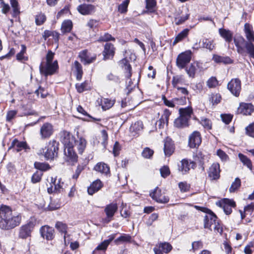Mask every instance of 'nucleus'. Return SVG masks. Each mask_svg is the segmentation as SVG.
Instances as JSON below:
<instances>
[{
    "instance_id": "49",
    "label": "nucleus",
    "mask_w": 254,
    "mask_h": 254,
    "mask_svg": "<svg viewBox=\"0 0 254 254\" xmlns=\"http://www.w3.org/2000/svg\"><path fill=\"white\" fill-rule=\"evenodd\" d=\"M75 86L79 93H82L89 88V84L87 81H85L82 83H77Z\"/></svg>"
},
{
    "instance_id": "40",
    "label": "nucleus",
    "mask_w": 254,
    "mask_h": 254,
    "mask_svg": "<svg viewBox=\"0 0 254 254\" xmlns=\"http://www.w3.org/2000/svg\"><path fill=\"white\" fill-rule=\"evenodd\" d=\"M131 237L128 234H123L115 240V243L119 245L121 243L130 242Z\"/></svg>"
},
{
    "instance_id": "36",
    "label": "nucleus",
    "mask_w": 254,
    "mask_h": 254,
    "mask_svg": "<svg viewBox=\"0 0 254 254\" xmlns=\"http://www.w3.org/2000/svg\"><path fill=\"white\" fill-rule=\"evenodd\" d=\"M171 115L170 111L168 109H165L164 113L162 115L161 118L160 119L159 122L160 123L159 126L161 127L165 124L168 125L169 117Z\"/></svg>"
},
{
    "instance_id": "10",
    "label": "nucleus",
    "mask_w": 254,
    "mask_h": 254,
    "mask_svg": "<svg viewBox=\"0 0 254 254\" xmlns=\"http://www.w3.org/2000/svg\"><path fill=\"white\" fill-rule=\"evenodd\" d=\"M217 204L223 208L224 212L227 215H229L232 212V207L236 206L235 202L231 199L224 198Z\"/></svg>"
},
{
    "instance_id": "58",
    "label": "nucleus",
    "mask_w": 254,
    "mask_h": 254,
    "mask_svg": "<svg viewBox=\"0 0 254 254\" xmlns=\"http://www.w3.org/2000/svg\"><path fill=\"white\" fill-rule=\"evenodd\" d=\"M56 228L62 233L65 234L66 233L67 226L61 222H58L56 224Z\"/></svg>"
},
{
    "instance_id": "31",
    "label": "nucleus",
    "mask_w": 254,
    "mask_h": 254,
    "mask_svg": "<svg viewBox=\"0 0 254 254\" xmlns=\"http://www.w3.org/2000/svg\"><path fill=\"white\" fill-rule=\"evenodd\" d=\"M212 60L216 63L229 64L232 63V60L229 57H222L217 55H213Z\"/></svg>"
},
{
    "instance_id": "3",
    "label": "nucleus",
    "mask_w": 254,
    "mask_h": 254,
    "mask_svg": "<svg viewBox=\"0 0 254 254\" xmlns=\"http://www.w3.org/2000/svg\"><path fill=\"white\" fill-rule=\"evenodd\" d=\"M54 55L51 51H48L46 57V62H43L40 65V73L46 76L54 74L58 68L57 61L53 62Z\"/></svg>"
},
{
    "instance_id": "53",
    "label": "nucleus",
    "mask_w": 254,
    "mask_h": 254,
    "mask_svg": "<svg viewBox=\"0 0 254 254\" xmlns=\"http://www.w3.org/2000/svg\"><path fill=\"white\" fill-rule=\"evenodd\" d=\"M46 20V15L42 13H40L35 17V23L37 25L43 24Z\"/></svg>"
},
{
    "instance_id": "41",
    "label": "nucleus",
    "mask_w": 254,
    "mask_h": 254,
    "mask_svg": "<svg viewBox=\"0 0 254 254\" xmlns=\"http://www.w3.org/2000/svg\"><path fill=\"white\" fill-rule=\"evenodd\" d=\"M74 66L76 72V79L78 80H80L83 74L82 66L78 62L75 61L74 63Z\"/></svg>"
},
{
    "instance_id": "7",
    "label": "nucleus",
    "mask_w": 254,
    "mask_h": 254,
    "mask_svg": "<svg viewBox=\"0 0 254 254\" xmlns=\"http://www.w3.org/2000/svg\"><path fill=\"white\" fill-rule=\"evenodd\" d=\"M191 52L187 51L180 54L177 59V65L181 68H184L191 60Z\"/></svg>"
},
{
    "instance_id": "55",
    "label": "nucleus",
    "mask_w": 254,
    "mask_h": 254,
    "mask_svg": "<svg viewBox=\"0 0 254 254\" xmlns=\"http://www.w3.org/2000/svg\"><path fill=\"white\" fill-rule=\"evenodd\" d=\"M129 2V0H124L121 4L118 6V10L121 13H125L127 12V6Z\"/></svg>"
},
{
    "instance_id": "12",
    "label": "nucleus",
    "mask_w": 254,
    "mask_h": 254,
    "mask_svg": "<svg viewBox=\"0 0 254 254\" xmlns=\"http://www.w3.org/2000/svg\"><path fill=\"white\" fill-rule=\"evenodd\" d=\"M54 128L52 124L46 123L40 128V135L42 139L49 138L53 133Z\"/></svg>"
},
{
    "instance_id": "33",
    "label": "nucleus",
    "mask_w": 254,
    "mask_h": 254,
    "mask_svg": "<svg viewBox=\"0 0 254 254\" xmlns=\"http://www.w3.org/2000/svg\"><path fill=\"white\" fill-rule=\"evenodd\" d=\"M115 100L108 98H103L101 100V106L103 110L110 109L115 104Z\"/></svg>"
},
{
    "instance_id": "24",
    "label": "nucleus",
    "mask_w": 254,
    "mask_h": 254,
    "mask_svg": "<svg viewBox=\"0 0 254 254\" xmlns=\"http://www.w3.org/2000/svg\"><path fill=\"white\" fill-rule=\"evenodd\" d=\"M13 148L17 152L20 151L22 149H26L29 148L27 145L26 142L19 141L17 139H14L12 143L11 146L9 147V149Z\"/></svg>"
},
{
    "instance_id": "42",
    "label": "nucleus",
    "mask_w": 254,
    "mask_h": 254,
    "mask_svg": "<svg viewBox=\"0 0 254 254\" xmlns=\"http://www.w3.org/2000/svg\"><path fill=\"white\" fill-rule=\"evenodd\" d=\"M115 235H112L110 236V238L108 240H106L104 241L102 243H101L100 245H99L97 248V250H105L107 248L108 246L111 242V241L114 239Z\"/></svg>"
},
{
    "instance_id": "29",
    "label": "nucleus",
    "mask_w": 254,
    "mask_h": 254,
    "mask_svg": "<svg viewBox=\"0 0 254 254\" xmlns=\"http://www.w3.org/2000/svg\"><path fill=\"white\" fill-rule=\"evenodd\" d=\"M219 33L220 36L223 38L227 42L230 43L233 38V33L231 31L224 28H220Z\"/></svg>"
},
{
    "instance_id": "43",
    "label": "nucleus",
    "mask_w": 254,
    "mask_h": 254,
    "mask_svg": "<svg viewBox=\"0 0 254 254\" xmlns=\"http://www.w3.org/2000/svg\"><path fill=\"white\" fill-rule=\"evenodd\" d=\"M143 128V124L141 121H137L132 124L130 127V131L134 132L135 134L138 133L139 131Z\"/></svg>"
},
{
    "instance_id": "61",
    "label": "nucleus",
    "mask_w": 254,
    "mask_h": 254,
    "mask_svg": "<svg viewBox=\"0 0 254 254\" xmlns=\"http://www.w3.org/2000/svg\"><path fill=\"white\" fill-rule=\"evenodd\" d=\"M43 173L41 171H36L32 176L31 181L33 183H36L40 181Z\"/></svg>"
},
{
    "instance_id": "34",
    "label": "nucleus",
    "mask_w": 254,
    "mask_h": 254,
    "mask_svg": "<svg viewBox=\"0 0 254 254\" xmlns=\"http://www.w3.org/2000/svg\"><path fill=\"white\" fill-rule=\"evenodd\" d=\"M179 113L180 116L189 120L192 113V110L190 107L181 108L179 109Z\"/></svg>"
},
{
    "instance_id": "62",
    "label": "nucleus",
    "mask_w": 254,
    "mask_h": 254,
    "mask_svg": "<svg viewBox=\"0 0 254 254\" xmlns=\"http://www.w3.org/2000/svg\"><path fill=\"white\" fill-rule=\"evenodd\" d=\"M246 134L254 138V123L250 124L246 127Z\"/></svg>"
},
{
    "instance_id": "38",
    "label": "nucleus",
    "mask_w": 254,
    "mask_h": 254,
    "mask_svg": "<svg viewBox=\"0 0 254 254\" xmlns=\"http://www.w3.org/2000/svg\"><path fill=\"white\" fill-rule=\"evenodd\" d=\"M238 157L240 161L243 163V164L244 165L246 166L250 170H252V163L251 160L249 158H248L246 156L243 155L242 153H239L238 154Z\"/></svg>"
},
{
    "instance_id": "56",
    "label": "nucleus",
    "mask_w": 254,
    "mask_h": 254,
    "mask_svg": "<svg viewBox=\"0 0 254 254\" xmlns=\"http://www.w3.org/2000/svg\"><path fill=\"white\" fill-rule=\"evenodd\" d=\"M153 153L154 151L153 150L148 147H146L143 149L142 152V155L145 158L150 159L152 156Z\"/></svg>"
},
{
    "instance_id": "26",
    "label": "nucleus",
    "mask_w": 254,
    "mask_h": 254,
    "mask_svg": "<svg viewBox=\"0 0 254 254\" xmlns=\"http://www.w3.org/2000/svg\"><path fill=\"white\" fill-rule=\"evenodd\" d=\"M244 31L248 41L254 42V32L252 26L249 23H246L244 26Z\"/></svg>"
},
{
    "instance_id": "51",
    "label": "nucleus",
    "mask_w": 254,
    "mask_h": 254,
    "mask_svg": "<svg viewBox=\"0 0 254 254\" xmlns=\"http://www.w3.org/2000/svg\"><path fill=\"white\" fill-rule=\"evenodd\" d=\"M34 167L41 171H45L50 169V166L48 164L39 162H35Z\"/></svg>"
},
{
    "instance_id": "19",
    "label": "nucleus",
    "mask_w": 254,
    "mask_h": 254,
    "mask_svg": "<svg viewBox=\"0 0 254 254\" xmlns=\"http://www.w3.org/2000/svg\"><path fill=\"white\" fill-rule=\"evenodd\" d=\"M40 233L42 237L47 240H52L54 238V229L49 226L42 227Z\"/></svg>"
},
{
    "instance_id": "64",
    "label": "nucleus",
    "mask_w": 254,
    "mask_h": 254,
    "mask_svg": "<svg viewBox=\"0 0 254 254\" xmlns=\"http://www.w3.org/2000/svg\"><path fill=\"white\" fill-rule=\"evenodd\" d=\"M218 84V81L214 77H211L207 81V85L209 88L215 87Z\"/></svg>"
},
{
    "instance_id": "35",
    "label": "nucleus",
    "mask_w": 254,
    "mask_h": 254,
    "mask_svg": "<svg viewBox=\"0 0 254 254\" xmlns=\"http://www.w3.org/2000/svg\"><path fill=\"white\" fill-rule=\"evenodd\" d=\"M122 62L124 64V65H125V69L127 71L126 76V77L129 80V81H128V86H131V84L133 83L131 79H130V77H131V66H130V64H127V60L126 59L123 60Z\"/></svg>"
},
{
    "instance_id": "46",
    "label": "nucleus",
    "mask_w": 254,
    "mask_h": 254,
    "mask_svg": "<svg viewBox=\"0 0 254 254\" xmlns=\"http://www.w3.org/2000/svg\"><path fill=\"white\" fill-rule=\"evenodd\" d=\"M221 96L219 93H212L210 95L209 101L212 105H216L220 102Z\"/></svg>"
},
{
    "instance_id": "17",
    "label": "nucleus",
    "mask_w": 254,
    "mask_h": 254,
    "mask_svg": "<svg viewBox=\"0 0 254 254\" xmlns=\"http://www.w3.org/2000/svg\"><path fill=\"white\" fill-rule=\"evenodd\" d=\"M234 42L236 47H237V52L240 54L245 56L246 55V52L245 49L246 41L245 39L240 36L237 38H235Z\"/></svg>"
},
{
    "instance_id": "37",
    "label": "nucleus",
    "mask_w": 254,
    "mask_h": 254,
    "mask_svg": "<svg viewBox=\"0 0 254 254\" xmlns=\"http://www.w3.org/2000/svg\"><path fill=\"white\" fill-rule=\"evenodd\" d=\"M51 183L54 184L55 186L54 191H56L57 192H60L64 190V183L63 182H61V179H59L58 180V182L56 183V179L52 178Z\"/></svg>"
},
{
    "instance_id": "9",
    "label": "nucleus",
    "mask_w": 254,
    "mask_h": 254,
    "mask_svg": "<svg viewBox=\"0 0 254 254\" xmlns=\"http://www.w3.org/2000/svg\"><path fill=\"white\" fill-rule=\"evenodd\" d=\"M150 196L153 199L161 203H167L169 200L168 196L161 194V190L159 189L158 187H156L152 192L150 193Z\"/></svg>"
},
{
    "instance_id": "45",
    "label": "nucleus",
    "mask_w": 254,
    "mask_h": 254,
    "mask_svg": "<svg viewBox=\"0 0 254 254\" xmlns=\"http://www.w3.org/2000/svg\"><path fill=\"white\" fill-rule=\"evenodd\" d=\"M253 41H247L245 43V49L247 50V52L251 57L254 58V45L253 44Z\"/></svg>"
},
{
    "instance_id": "11",
    "label": "nucleus",
    "mask_w": 254,
    "mask_h": 254,
    "mask_svg": "<svg viewBox=\"0 0 254 254\" xmlns=\"http://www.w3.org/2000/svg\"><path fill=\"white\" fill-rule=\"evenodd\" d=\"M201 142V137L198 131L193 132L190 136L189 145L190 148L197 147Z\"/></svg>"
},
{
    "instance_id": "21",
    "label": "nucleus",
    "mask_w": 254,
    "mask_h": 254,
    "mask_svg": "<svg viewBox=\"0 0 254 254\" xmlns=\"http://www.w3.org/2000/svg\"><path fill=\"white\" fill-rule=\"evenodd\" d=\"M195 165V163L194 162L187 159H183L181 161V165L179 166V170L184 174L188 172L190 168H193Z\"/></svg>"
},
{
    "instance_id": "20",
    "label": "nucleus",
    "mask_w": 254,
    "mask_h": 254,
    "mask_svg": "<svg viewBox=\"0 0 254 254\" xmlns=\"http://www.w3.org/2000/svg\"><path fill=\"white\" fill-rule=\"evenodd\" d=\"M175 150V147L171 139L167 138L164 141V152L167 156H170Z\"/></svg>"
},
{
    "instance_id": "30",
    "label": "nucleus",
    "mask_w": 254,
    "mask_h": 254,
    "mask_svg": "<svg viewBox=\"0 0 254 254\" xmlns=\"http://www.w3.org/2000/svg\"><path fill=\"white\" fill-rule=\"evenodd\" d=\"M189 120L180 116L174 121V126L178 128H183L189 126Z\"/></svg>"
},
{
    "instance_id": "39",
    "label": "nucleus",
    "mask_w": 254,
    "mask_h": 254,
    "mask_svg": "<svg viewBox=\"0 0 254 254\" xmlns=\"http://www.w3.org/2000/svg\"><path fill=\"white\" fill-rule=\"evenodd\" d=\"M156 247H157L161 251H162L165 253H168L172 249L171 245L167 242L160 243L158 245H156Z\"/></svg>"
},
{
    "instance_id": "13",
    "label": "nucleus",
    "mask_w": 254,
    "mask_h": 254,
    "mask_svg": "<svg viewBox=\"0 0 254 254\" xmlns=\"http://www.w3.org/2000/svg\"><path fill=\"white\" fill-rule=\"evenodd\" d=\"M79 57L80 58L81 62L84 64H90L94 62L96 59L95 55L91 54L87 50L81 51L79 54Z\"/></svg>"
},
{
    "instance_id": "60",
    "label": "nucleus",
    "mask_w": 254,
    "mask_h": 254,
    "mask_svg": "<svg viewBox=\"0 0 254 254\" xmlns=\"http://www.w3.org/2000/svg\"><path fill=\"white\" fill-rule=\"evenodd\" d=\"M217 155L220 158L222 161H227L229 159L228 155L223 150L219 149L216 151Z\"/></svg>"
},
{
    "instance_id": "25",
    "label": "nucleus",
    "mask_w": 254,
    "mask_h": 254,
    "mask_svg": "<svg viewBox=\"0 0 254 254\" xmlns=\"http://www.w3.org/2000/svg\"><path fill=\"white\" fill-rule=\"evenodd\" d=\"M118 210V205L116 203H110L107 205L105 208V212L109 219L112 218Z\"/></svg>"
},
{
    "instance_id": "8",
    "label": "nucleus",
    "mask_w": 254,
    "mask_h": 254,
    "mask_svg": "<svg viewBox=\"0 0 254 254\" xmlns=\"http://www.w3.org/2000/svg\"><path fill=\"white\" fill-rule=\"evenodd\" d=\"M220 165L218 163H213L208 170V177L211 181H216L220 177Z\"/></svg>"
},
{
    "instance_id": "15",
    "label": "nucleus",
    "mask_w": 254,
    "mask_h": 254,
    "mask_svg": "<svg viewBox=\"0 0 254 254\" xmlns=\"http://www.w3.org/2000/svg\"><path fill=\"white\" fill-rule=\"evenodd\" d=\"M115 48L111 43H107L104 46V49L102 52L104 60L111 59L115 55Z\"/></svg>"
},
{
    "instance_id": "14",
    "label": "nucleus",
    "mask_w": 254,
    "mask_h": 254,
    "mask_svg": "<svg viewBox=\"0 0 254 254\" xmlns=\"http://www.w3.org/2000/svg\"><path fill=\"white\" fill-rule=\"evenodd\" d=\"M77 11L82 15H90L95 11V6L92 4H81L77 7Z\"/></svg>"
},
{
    "instance_id": "48",
    "label": "nucleus",
    "mask_w": 254,
    "mask_h": 254,
    "mask_svg": "<svg viewBox=\"0 0 254 254\" xmlns=\"http://www.w3.org/2000/svg\"><path fill=\"white\" fill-rule=\"evenodd\" d=\"M189 30L188 29H185L181 32L176 37L175 39L173 42V45H175L178 42L181 41L184 38H185L188 34Z\"/></svg>"
},
{
    "instance_id": "28",
    "label": "nucleus",
    "mask_w": 254,
    "mask_h": 254,
    "mask_svg": "<svg viewBox=\"0 0 254 254\" xmlns=\"http://www.w3.org/2000/svg\"><path fill=\"white\" fill-rule=\"evenodd\" d=\"M94 170L106 175L110 173L109 167L107 164L103 162L98 163L94 167Z\"/></svg>"
},
{
    "instance_id": "5",
    "label": "nucleus",
    "mask_w": 254,
    "mask_h": 254,
    "mask_svg": "<svg viewBox=\"0 0 254 254\" xmlns=\"http://www.w3.org/2000/svg\"><path fill=\"white\" fill-rule=\"evenodd\" d=\"M195 207L197 209L205 213L203 219L204 228L212 230L211 227L214 223H216V221L217 219L216 215L211 210L207 208L198 206H195Z\"/></svg>"
},
{
    "instance_id": "50",
    "label": "nucleus",
    "mask_w": 254,
    "mask_h": 254,
    "mask_svg": "<svg viewBox=\"0 0 254 254\" xmlns=\"http://www.w3.org/2000/svg\"><path fill=\"white\" fill-rule=\"evenodd\" d=\"M184 81V77L183 75H179L174 76L172 79V85L174 88L179 87L178 84H181Z\"/></svg>"
},
{
    "instance_id": "4",
    "label": "nucleus",
    "mask_w": 254,
    "mask_h": 254,
    "mask_svg": "<svg viewBox=\"0 0 254 254\" xmlns=\"http://www.w3.org/2000/svg\"><path fill=\"white\" fill-rule=\"evenodd\" d=\"M58 146L59 143L56 140H51L45 148H41L37 153L43 155L46 160H53L58 156Z\"/></svg>"
},
{
    "instance_id": "57",
    "label": "nucleus",
    "mask_w": 254,
    "mask_h": 254,
    "mask_svg": "<svg viewBox=\"0 0 254 254\" xmlns=\"http://www.w3.org/2000/svg\"><path fill=\"white\" fill-rule=\"evenodd\" d=\"M200 124L203 127L207 129H210L212 127V123L210 120L205 118H202Z\"/></svg>"
},
{
    "instance_id": "6",
    "label": "nucleus",
    "mask_w": 254,
    "mask_h": 254,
    "mask_svg": "<svg viewBox=\"0 0 254 254\" xmlns=\"http://www.w3.org/2000/svg\"><path fill=\"white\" fill-rule=\"evenodd\" d=\"M227 88L235 96L238 97L241 91V81L239 78H233L227 84Z\"/></svg>"
},
{
    "instance_id": "44",
    "label": "nucleus",
    "mask_w": 254,
    "mask_h": 254,
    "mask_svg": "<svg viewBox=\"0 0 254 254\" xmlns=\"http://www.w3.org/2000/svg\"><path fill=\"white\" fill-rule=\"evenodd\" d=\"M10 4L12 7V16L16 17L20 13L18 2L16 0H10Z\"/></svg>"
},
{
    "instance_id": "47",
    "label": "nucleus",
    "mask_w": 254,
    "mask_h": 254,
    "mask_svg": "<svg viewBox=\"0 0 254 254\" xmlns=\"http://www.w3.org/2000/svg\"><path fill=\"white\" fill-rule=\"evenodd\" d=\"M162 98L164 104L169 107H174L175 106V103H178V101H179L178 98H174L172 100H168L164 95L162 96Z\"/></svg>"
},
{
    "instance_id": "23",
    "label": "nucleus",
    "mask_w": 254,
    "mask_h": 254,
    "mask_svg": "<svg viewBox=\"0 0 254 254\" xmlns=\"http://www.w3.org/2000/svg\"><path fill=\"white\" fill-rule=\"evenodd\" d=\"M103 184L100 180L94 181L87 189L89 194L92 195L99 190L103 187Z\"/></svg>"
},
{
    "instance_id": "52",
    "label": "nucleus",
    "mask_w": 254,
    "mask_h": 254,
    "mask_svg": "<svg viewBox=\"0 0 254 254\" xmlns=\"http://www.w3.org/2000/svg\"><path fill=\"white\" fill-rule=\"evenodd\" d=\"M195 64H191L190 66L186 68V71L190 77L193 78L195 76L196 66Z\"/></svg>"
},
{
    "instance_id": "2",
    "label": "nucleus",
    "mask_w": 254,
    "mask_h": 254,
    "mask_svg": "<svg viewBox=\"0 0 254 254\" xmlns=\"http://www.w3.org/2000/svg\"><path fill=\"white\" fill-rule=\"evenodd\" d=\"M61 141L64 146V154L66 161L72 165L77 161L78 156L73 150L74 137L69 132L63 131L61 134Z\"/></svg>"
},
{
    "instance_id": "54",
    "label": "nucleus",
    "mask_w": 254,
    "mask_h": 254,
    "mask_svg": "<svg viewBox=\"0 0 254 254\" xmlns=\"http://www.w3.org/2000/svg\"><path fill=\"white\" fill-rule=\"evenodd\" d=\"M241 186V180L239 178H237L235 179V181L233 182L230 188L229 191L231 192H234L237 190Z\"/></svg>"
},
{
    "instance_id": "63",
    "label": "nucleus",
    "mask_w": 254,
    "mask_h": 254,
    "mask_svg": "<svg viewBox=\"0 0 254 254\" xmlns=\"http://www.w3.org/2000/svg\"><path fill=\"white\" fill-rule=\"evenodd\" d=\"M106 78L108 80L112 81L116 83H119L120 82V79L119 76L113 74L112 73L108 74L107 75Z\"/></svg>"
},
{
    "instance_id": "59",
    "label": "nucleus",
    "mask_w": 254,
    "mask_h": 254,
    "mask_svg": "<svg viewBox=\"0 0 254 254\" xmlns=\"http://www.w3.org/2000/svg\"><path fill=\"white\" fill-rule=\"evenodd\" d=\"M110 40H115V38H113L111 35L108 33H105L103 35L100 36L98 39V42H107Z\"/></svg>"
},
{
    "instance_id": "16",
    "label": "nucleus",
    "mask_w": 254,
    "mask_h": 254,
    "mask_svg": "<svg viewBox=\"0 0 254 254\" xmlns=\"http://www.w3.org/2000/svg\"><path fill=\"white\" fill-rule=\"evenodd\" d=\"M254 111V106L250 103H241L237 109V113L250 115Z\"/></svg>"
},
{
    "instance_id": "32",
    "label": "nucleus",
    "mask_w": 254,
    "mask_h": 254,
    "mask_svg": "<svg viewBox=\"0 0 254 254\" xmlns=\"http://www.w3.org/2000/svg\"><path fill=\"white\" fill-rule=\"evenodd\" d=\"M72 22L70 20H64L61 26V31L63 34L69 33L72 28Z\"/></svg>"
},
{
    "instance_id": "22",
    "label": "nucleus",
    "mask_w": 254,
    "mask_h": 254,
    "mask_svg": "<svg viewBox=\"0 0 254 254\" xmlns=\"http://www.w3.org/2000/svg\"><path fill=\"white\" fill-rule=\"evenodd\" d=\"M86 144L87 141L85 138L78 136V139L74 141L73 147H76L79 154H82L86 147Z\"/></svg>"
},
{
    "instance_id": "1",
    "label": "nucleus",
    "mask_w": 254,
    "mask_h": 254,
    "mask_svg": "<svg viewBox=\"0 0 254 254\" xmlns=\"http://www.w3.org/2000/svg\"><path fill=\"white\" fill-rule=\"evenodd\" d=\"M20 213L14 212L6 205L0 207V228L4 230L12 229L19 226L21 222Z\"/></svg>"
},
{
    "instance_id": "27",
    "label": "nucleus",
    "mask_w": 254,
    "mask_h": 254,
    "mask_svg": "<svg viewBox=\"0 0 254 254\" xmlns=\"http://www.w3.org/2000/svg\"><path fill=\"white\" fill-rule=\"evenodd\" d=\"M202 45L203 48L206 49L209 51H212L215 48V43L213 40L208 38H204L201 40Z\"/></svg>"
},
{
    "instance_id": "18",
    "label": "nucleus",
    "mask_w": 254,
    "mask_h": 254,
    "mask_svg": "<svg viewBox=\"0 0 254 254\" xmlns=\"http://www.w3.org/2000/svg\"><path fill=\"white\" fill-rule=\"evenodd\" d=\"M33 228V224L31 223L22 226L19 229V237L22 239H26L30 236Z\"/></svg>"
}]
</instances>
